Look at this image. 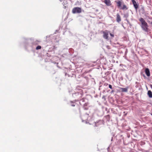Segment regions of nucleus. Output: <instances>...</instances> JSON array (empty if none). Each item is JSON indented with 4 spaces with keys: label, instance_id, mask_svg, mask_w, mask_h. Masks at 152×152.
<instances>
[{
    "label": "nucleus",
    "instance_id": "nucleus-11",
    "mask_svg": "<svg viewBox=\"0 0 152 152\" xmlns=\"http://www.w3.org/2000/svg\"><path fill=\"white\" fill-rule=\"evenodd\" d=\"M41 47L40 45L38 46L36 48V49L39 50L41 49Z\"/></svg>",
    "mask_w": 152,
    "mask_h": 152
},
{
    "label": "nucleus",
    "instance_id": "nucleus-13",
    "mask_svg": "<svg viewBox=\"0 0 152 152\" xmlns=\"http://www.w3.org/2000/svg\"><path fill=\"white\" fill-rule=\"evenodd\" d=\"M71 105L72 106H75V105L74 103H72V104H71Z\"/></svg>",
    "mask_w": 152,
    "mask_h": 152
},
{
    "label": "nucleus",
    "instance_id": "nucleus-8",
    "mask_svg": "<svg viewBox=\"0 0 152 152\" xmlns=\"http://www.w3.org/2000/svg\"><path fill=\"white\" fill-rule=\"evenodd\" d=\"M145 73L147 76L148 77L150 76V74L149 69L146 68L145 69Z\"/></svg>",
    "mask_w": 152,
    "mask_h": 152
},
{
    "label": "nucleus",
    "instance_id": "nucleus-4",
    "mask_svg": "<svg viewBox=\"0 0 152 152\" xmlns=\"http://www.w3.org/2000/svg\"><path fill=\"white\" fill-rule=\"evenodd\" d=\"M103 37L104 38L106 39H108V31L106 30L103 31Z\"/></svg>",
    "mask_w": 152,
    "mask_h": 152
},
{
    "label": "nucleus",
    "instance_id": "nucleus-6",
    "mask_svg": "<svg viewBox=\"0 0 152 152\" xmlns=\"http://www.w3.org/2000/svg\"><path fill=\"white\" fill-rule=\"evenodd\" d=\"M104 3L108 6H110L111 5V1L110 0H104Z\"/></svg>",
    "mask_w": 152,
    "mask_h": 152
},
{
    "label": "nucleus",
    "instance_id": "nucleus-14",
    "mask_svg": "<svg viewBox=\"0 0 152 152\" xmlns=\"http://www.w3.org/2000/svg\"><path fill=\"white\" fill-rule=\"evenodd\" d=\"M110 35L112 37H114V34H111V33H110Z\"/></svg>",
    "mask_w": 152,
    "mask_h": 152
},
{
    "label": "nucleus",
    "instance_id": "nucleus-2",
    "mask_svg": "<svg viewBox=\"0 0 152 152\" xmlns=\"http://www.w3.org/2000/svg\"><path fill=\"white\" fill-rule=\"evenodd\" d=\"M115 2L117 3V6L118 8L122 10H127L128 9L127 6L124 4H123L122 7H121L122 2V1L119 0L118 1H116Z\"/></svg>",
    "mask_w": 152,
    "mask_h": 152
},
{
    "label": "nucleus",
    "instance_id": "nucleus-1",
    "mask_svg": "<svg viewBox=\"0 0 152 152\" xmlns=\"http://www.w3.org/2000/svg\"><path fill=\"white\" fill-rule=\"evenodd\" d=\"M139 21L141 23L140 25L142 29L145 32H148V25L147 23L142 18H140L139 19Z\"/></svg>",
    "mask_w": 152,
    "mask_h": 152
},
{
    "label": "nucleus",
    "instance_id": "nucleus-15",
    "mask_svg": "<svg viewBox=\"0 0 152 152\" xmlns=\"http://www.w3.org/2000/svg\"><path fill=\"white\" fill-rule=\"evenodd\" d=\"M114 92V91H113V90H112V91H111V92H112H112Z\"/></svg>",
    "mask_w": 152,
    "mask_h": 152
},
{
    "label": "nucleus",
    "instance_id": "nucleus-3",
    "mask_svg": "<svg viewBox=\"0 0 152 152\" xmlns=\"http://www.w3.org/2000/svg\"><path fill=\"white\" fill-rule=\"evenodd\" d=\"M72 11L73 14L80 13L82 12V9L78 7H75L72 9Z\"/></svg>",
    "mask_w": 152,
    "mask_h": 152
},
{
    "label": "nucleus",
    "instance_id": "nucleus-10",
    "mask_svg": "<svg viewBox=\"0 0 152 152\" xmlns=\"http://www.w3.org/2000/svg\"><path fill=\"white\" fill-rule=\"evenodd\" d=\"M147 94L149 98H152V92L150 90L148 91Z\"/></svg>",
    "mask_w": 152,
    "mask_h": 152
},
{
    "label": "nucleus",
    "instance_id": "nucleus-9",
    "mask_svg": "<svg viewBox=\"0 0 152 152\" xmlns=\"http://www.w3.org/2000/svg\"><path fill=\"white\" fill-rule=\"evenodd\" d=\"M120 89L123 92H127L128 91V88H120Z\"/></svg>",
    "mask_w": 152,
    "mask_h": 152
},
{
    "label": "nucleus",
    "instance_id": "nucleus-5",
    "mask_svg": "<svg viewBox=\"0 0 152 152\" xmlns=\"http://www.w3.org/2000/svg\"><path fill=\"white\" fill-rule=\"evenodd\" d=\"M132 1L133 4L134 5V8L136 10H137L138 8V6L137 4V3L136 2V1L134 0H132Z\"/></svg>",
    "mask_w": 152,
    "mask_h": 152
},
{
    "label": "nucleus",
    "instance_id": "nucleus-12",
    "mask_svg": "<svg viewBox=\"0 0 152 152\" xmlns=\"http://www.w3.org/2000/svg\"><path fill=\"white\" fill-rule=\"evenodd\" d=\"M109 88H110V89H112V85H111L110 84H109Z\"/></svg>",
    "mask_w": 152,
    "mask_h": 152
},
{
    "label": "nucleus",
    "instance_id": "nucleus-7",
    "mask_svg": "<svg viewBox=\"0 0 152 152\" xmlns=\"http://www.w3.org/2000/svg\"><path fill=\"white\" fill-rule=\"evenodd\" d=\"M116 20L117 21L118 23H119L121 21V18L120 15H119L118 13L117 14Z\"/></svg>",
    "mask_w": 152,
    "mask_h": 152
},
{
    "label": "nucleus",
    "instance_id": "nucleus-16",
    "mask_svg": "<svg viewBox=\"0 0 152 152\" xmlns=\"http://www.w3.org/2000/svg\"><path fill=\"white\" fill-rule=\"evenodd\" d=\"M151 24H152V22H151Z\"/></svg>",
    "mask_w": 152,
    "mask_h": 152
}]
</instances>
